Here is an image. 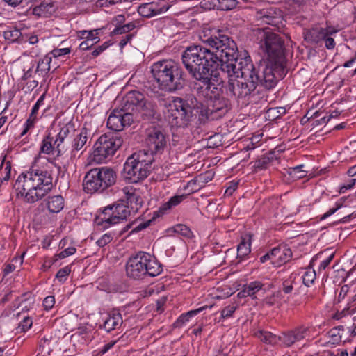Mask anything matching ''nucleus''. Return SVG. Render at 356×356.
I'll return each instance as SVG.
<instances>
[{"mask_svg": "<svg viewBox=\"0 0 356 356\" xmlns=\"http://www.w3.org/2000/svg\"><path fill=\"white\" fill-rule=\"evenodd\" d=\"M203 42L209 46L188 47L182 54V63L191 76L200 82L209 81L213 69L220 67L228 77L250 76L252 65L249 58H238L235 42L229 36H211Z\"/></svg>", "mask_w": 356, "mask_h": 356, "instance_id": "obj_1", "label": "nucleus"}, {"mask_svg": "<svg viewBox=\"0 0 356 356\" xmlns=\"http://www.w3.org/2000/svg\"><path fill=\"white\" fill-rule=\"evenodd\" d=\"M260 47L267 54L268 58L261 63L258 71L247 53L238 54V58H249L252 65L250 76L241 77V81H229L227 90L243 104H246L249 97L260 85L266 89L274 88L279 79H283L286 74L285 57L284 55V40L275 33L264 32L260 40Z\"/></svg>", "mask_w": 356, "mask_h": 356, "instance_id": "obj_2", "label": "nucleus"}, {"mask_svg": "<svg viewBox=\"0 0 356 356\" xmlns=\"http://www.w3.org/2000/svg\"><path fill=\"white\" fill-rule=\"evenodd\" d=\"M14 188L18 197L23 198L27 203H35L53 188L52 174L46 170L30 169L18 177Z\"/></svg>", "mask_w": 356, "mask_h": 356, "instance_id": "obj_3", "label": "nucleus"}, {"mask_svg": "<svg viewBox=\"0 0 356 356\" xmlns=\"http://www.w3.org/2000/svg\"><path fill=\"white\" fill-rule=\"evenodd\" d=\"M154 97L161 104L170 108L168 110L170 113L168 118L172 126L187 127L195 115V111L199 113V120H200L202 103L199 102L194 95L188 94L184 97H175L170 100L169 98H166L164 94L156 91L154 92Z\"/></svg>", "mask_w": 356, "mask_h": 356, "instance_id": "obj_4", "label": "nucleus"}, {"mask_svg": "<svg viewBox=\"0 0 356 356\" xmlns=\"http://www.w3.org/2000/svg\"><path fill=\"white\" fill-rule=\"evenodd\" d=\"M151 72L160 89L173 92L182 89L185 86L183 70L172 60H163L154 63Z\"/></svg>", "mask_w": 356, "mask_h": 356, "instance_id": "obj_5", "label": "nucleus"}, {"mask_svg": "<svg viewBox=\"0 0 356 356\" xmlns=\"http://www.w3.org/2000/svg\"><path fill=\"white\" fill-rule=\"evenodd\" d=\"M162 272V266L151 254L140 252L128 260L127 275L134 280H140L145 275L155 277Z\"/></svg>", "mask_w": 356, "mask_h": 356, "instance_id": "obj_6", "label": "nucleus"}, {"mask_svg": "<svg viewBox=\"0 0 356 356\" xmlns=\"http://www.w3.org/2000/svg\"><path fill=\"white\" fill-rule=\"evenodd\" d=\"M154 159L145 150H140L129 156L124 164L122 176L124 179L136 183L146 178L152 169Z\"/></svg>", "mask_w": 356, "mask_h": 356, "instance_id": "obj_7", "label": "nucleus"}, {"mask_svg": "<svg viewBox=\"0 0 356 356\" xmlns=\"http://www.w3.org/2000/svg\"><path fill=\"white\" fill-rule=\"evenodd\" d=\"M116 173L108 167L95 168L85 175L83 186L88 193L102 192L116 181Z\"/></svg>", "mask_w": 356, "mask_h": 356, "instance_id": "obj_8", "label": "nucleus"}, {"mask_svg": "<svg viewBox=\"0 0 356 356\" xmlns=\"http://www.w3.org/2000/svg\"><path fill=\"white\" fill-rule=\"evenodd\" d=\"M121 106L125 110L136 112L144 120H152L157 113V106L155 102L145 98L140 92L132 90L123 97Z\"/></svg>", "mask_w": 356, "mask_h": 356, "instance_id": "obj_9", "label": "nucleus"}, {"mask_svg": "<svg viewBox=\"0 0 356 356\" xmlns=\"http://www.w3.org/2000/svg\"><path fill=\"white\" fill-rule=\"evenodd\" d=\"M232 79V78L229 80L228 83L232 81H241V79ZM229 84V83H227ZM228 85L225 86L226 95L227 97H225L224 95L222 96H213V98L208 100V103L207 106H204L202 104V108L200 111V121L205 122V120L211 119L215 120L225 115L232 107L231 102L229 99V97H234L238 104H241L242 105H247L249 103L250 99H248L246 104H243L241 101H238L234 95H231L229 92H227V87ZM251 96V95H250ZM250 98V97H249Z\"/></svg>", "mask_w": 356, "mask_h": 356, "instance_id": "obj_10", "label": "nucleus"}, {"mask_svg": "<svg viewBox=\"0 0 356 356\" xmlns=\"http://www.w3.org/2000/svg\"><path fill=\"white\" fill-rule=\"evenodd\" d=\"M122 139L118 133L106 134L99 137L94 145L92 160L102 163L112 156L122 145Z\"/></svg>", "mask_w": 356, "mask_h": 356, "instance_id": "obj_11", "label": "nucleus"}, {"mask_svg": "<svg viewBox=\"0 0 356 356\" xmlns=\"http://www.w3.org/2000/svg\"><path fill=\"white\" fill-rule=\"evenodd\" d=\"M132 214L123 201L106 207L97 218V224L104 228L118 224L127 219Z\"/></svg>", "mask_w": 356, "mask_h": 356, "instance_id": "obj_12", "label": "nucleus"}, {"mask_svg": "<svg viewBox=\"0 0 356 356\" xmlns=\"http://www.w3.org/2000/svg\"><path fill=\"white\" fill-rule=\"evenodd\" d=\"M145 152L149 155L161 154L165 147L166 140L165 136L161 127H150L146 131L145 138Z\"/></svg>", "mask_w": 356, "mask_h": 356, "instance_id": "obj_13", "label": "nucleus"}, {"mask_svg": "<svg viewBox=\"0 0 356 356\" xmlns=\"http://www.w3.org/2000/svg\"><path fill=\"white\" fill-rule=\"evenodd\" d=\"M133 122V113L122 106L120 110L114 109L110 114L107 120V127L110 129L118 132L125 127L131 125Z\"/></svg>", "mask_w": 356, "mask_h": 356, "instance_id": "obj_14", "label": "nucleus"}, {"mask_svg": "<svg viewBox=\"0 0 356 356\" xmlns=\"http://www.w3.org/2000/svg\"><path fill=\"white\" fill-rule=\"evenodd\" d=\"M308 335L309 327L300 325L282 332L279 335V339L284 347L289 348L296 343L305 339Z\"/></svg>", "mask_w": 356, "mask_h": 356, "instance_id": "obj_15", "label": "nucleus"}, {"mask_svg": "<svg viewBox=\"0 0 356 356\" xmlns=\"http://www.w3.org/2000/svg\"><path fill=\"white\" fill-rule=\"evenodd\" d=\"M186 195H175L172 197L167 202L164 203L159 209L158 211L154 212V216L152 219L147 220L146 222L140 223L138 226H136L133 230L132 232H138L141 231L147 227H149L152 222V220L157 217L165 213V212L171 209L172 207H175L181 203L185 198Z\"/></svg>", "mask_w": 356, "mask_h": 356, "instance_id": "obj_16", "label": "nucleus"}, {"mask_svg": "<svg viewBox=\"0 0 356 356\" xmlns=\"http://www.w3.org/2000/svg\"><path fill=\"white\" fill-rule=\"evenodd\" d=\"M170 6L164 0L144 3L138 7V13L144 17H152L166 12Z\"/></svg>", "mask_w": 356, "mask_h": 356, "instance_id": "obj_17", "label": "nucleus"}, {"mask_svg": "<svg viewBox=\"0 0 356 356\" xmlns=\"http://www.w3.org/2000/svg\"><path fill=\"white\" fill-rule=\"evenodd\" d=\"M256 17L264 23L273 26H278L282 20L281 10L275 8H269L257 11Z\"/></svg>", "mask_w": 356, "mask_h": 356, "instance_id": "obj_18", "label": "nucleus"}, {"mask_svg": "<svg viewBox=\"0 0 356 356\" xmlns=\"http://www.w3.org/2000/svg\"><path fill=\"white\" fill-rule=\"evenodd\" d=\"M123 193L125 195L127 206L131 211L132 214L138 212L143 203V198L138 190L133 187H124Z\"/></svg>", "mask_w": 356, "mask_h": 356, "instance_id": "obj_19", "label": "nucleus"}, {"mask_svg": "<svg viewBox=\"0 0 356 356\" xmlns=\"http://www.w3.org/2000/svg\"><path fill=\"white\" fill-rule=\"evenodd\" d=\"M90 144L88 140V131L85 127L75 135L72 143V156L75 157L77 153L82 154L87 149Z\"/></svg>", "mask_w": 356, "mask_h": 356, "instance_id": "obj_20", "label": "nucleus"}, {"mask_svg": "<svg viewBox=\"0 0 356 356\" xmlns=\"http://www.w3.org/2000/svg\"><path fill=\"white\" fill-rule=\"evenodd\" d=\"M327 29L314 27L305 30L303 33L305 41L310 44H318L323 41L327 34Z\"/></svg>", "mask_w": 356, "mask_h": 356, "instance_id": "obj_21", "label": "nucleus"}, {"mask_svg": "<svg viewBox=\"0 0 356 356\" xmlns=\"http://www.w3.org/2000/svg\"><path fill=\"white\" fill-rule=\"evenodd\" d=\"M211 73L209 75V81L205 83L200 82L202 86L199 83H195L194 86V90H196L197 93L206 91V96L209 97V99L213 98V96L218 97L223 95L221 89L218 88L214 83H211Z\"/></svg>", "mask_w": 356, "mask_h": 356, "instance_id": "obj_22", "label": "nucleus"}, {"mask_svg": "<svg viewBox=\"0 0 356 356\" xmlns=\"http://www.w3.org/2000/svg\"><path fill=\"white\" fill-rule=\"evenodd\" d=\"M122 324V318L120 313H110L108 314L107 318L104 320L101 328H103L107 332L118 329Z\"/></svg>", "mask_w": 356, "mask_h": 356, "instance_id": "obj_23", "label": "nucleus"}, {"mask_svg": "<svg viewBox=\"0 0 356 356\" xmlns=\"http://www.w3.org/2000/svg\"><path fill=\"white\" fill-rule=\"evenodd\" d=\"M47 207L49 212L58 213L64 207V199L60 195L48 197Z\"/></svg>", "mask_w": 356, "mask_h": 356, "instance_id": "obj_24", "label": "nucleus"}, {"mask_svg": "<svg viewBox=\"0 0 356 356\" xmlns=\"http://www.w3.org/2000/svg\"><path fill=\"white\" fill-rule=\"evenodd\" d=\"M53 141L54 137H51L50 134L44 138L40 147V152L47 154H51L55 157H57V152L55 151V147H51V143H53Z\"/></svg>", "mask_w": 356, "mask_h": 356, "instance_id": "obj_25", "label": "nucleus"}, {"mask_svg": "<svg viewBox=\"0 0 356 356\" xmlns=\"http://www.w3.org/2000/svg\"><path fill=\"white\" fill-rule=\"evenodd\" d=\"M66 139L67 138H63L58 134L56 135L54 139V145L56 148L55 151L57 152V157L63 155L67 151L68 145Z\"/></svg>", "mask_w": 356, "mask_h": 356, "instance_id": "obj_26", "label": "nucleus"}, {"mask_svg": "<svg viewBox=\"0 0 356 356\" xmlns=\"http://www.w3.org/2000/svg\"><path fill=\"white\" fill-rule=\"evenodd\" d=\"M257 337L261 341L268 344L275 345L280 341L279 336L267 331H259L257 333Z\"/></svg>", "mask_w": 356, "mask_h": 356, "instance_id": "obj_27", "label": "nucleus"}, {"mask_svg": "<svg viewBox=\"0 0 356 356\" xmlns=\"http://www.w3.org/2000/svg\"><path fill=\"white\" fill-rule=\"evenodd\" d=\"M250 252V236L247 238H242L238 245L237 255L238 257H243Z\"/></svg>", "mask_w": 356, "mask_h": 356, "instance_id": "obj_28", "label": "nucleus"}, {"mask_svg": "<svg viewBox=\"0 0 356 356\" xmlns=\"http://www.w3.org/2000/svg\"><path fill=\"white\" fill-rule=\"evenodd\" d=\"M202 310V308H200L195 310H191L186 313L185 314H182L179 316V318L174 323V326L176 327L181 326L185 322L188 321L189 318L193 316L198 314L200 311Z\"/></svg>", "mask_w": 356, "mask_h": 356, "instance_id": "obj_29", "label": "nucleus"}, {"mask_svg": "<svg viewBox=\"0 0 356 356\" xmlns=\"http://www.w3.org/2000/svg\"><path fill=\"white\" fill-rule=\"evenodd\" d=\"M51 62V57L45 56L44 58L39 60L36 68V72H44L47 73L50 70V63Z\"/></svg>", "mask_w": 356, "mask_h": 356, "instance_id": "obj_30", "label": "nucleus"}, {"mask_svg": "<svg viewBox=\"0 0 356 356\" xmlns=\"http://www.w3.org/2000/svg\"><path fill=\"white\" fill-rule=\"evenodd\" d=\"M304 165H300L289 169V174L294 179H302L307 175V171L303 170Z\"/></svg>", "mask_w": 356, "mask_h": 356, "instance_id": "obj_31", "label": "nucleus"}, {"mask_svg": "<svg viewBox=\"0 0 356 356\" xmlns=\"http://www.w3.org/2000/svg\"><path fill=\"white\" fill-rule=\"evenodd\" d=\"M263 286H264V284L261 282H258V281L252 282L248 284L245 285V286L248 291V294H249V296L250 297H253V296L256 293H257L259 291H260L262 289Z\"/></svg>", "mask_w": 356, "mask_h": 356, "instance_id": "obj_32", "label": "nucleus"}, {"mask_svg": "<svg viewBox=\"0 0 356 356\" xmlns=\"http://www.w3.org/2000/svg\"><path fill=\"white\" fill-rule=\"evenodd\" d=\"M286 113L284 107L270 108L267 111V115L271 120L279 118Z\"/></svg>", "mask_w": 356, "mask_h": 356, "instance_id": "obj_33", "label": "nucleus"}, {"mask_svg": "<svg viewBox=\"0 0 356 356\" xmlns=\"http://www.w3.org/2000/svg\"><path fill=\"white\" fill-rule=\"evenodd\" d=\"M280 257V261H278V266H281L282 264H285L289 261L292 257V252L290 248L285 246L281 247V254Z\"/></svg>", "mask_w": 356, "mask_h": 356, "instance_id": "obj_34", "label": "nucleus"}, {"mask_svg": "<svg viewBox=\"0 0 356 356\" xmlns=\"http://www.w3.org/2000/svg\"><path fill=\"white\" fill-rule=\"evenodd\" d=\"M219 8L222 10H229L236 8L238 4L236 0H218Z\"/></svg>", "mask_w": 356, "mask_h": 356, "instance_id": "obj_35", "label": "nucleus"}, {"mask_svg": "<svg viewBox=\"0 0 356 356\" xmlns=\"http://www.w3.org/2000/svg\"><path fill=\"white\" fill-rule=\"evenodd\" d=\"M315 279L316 273L315 270L312 269H307L302 276L303 283L307 286L313 284Z\"/></svg>", "mask_w": 356, "mask_h": 356, "instance_id": "obj_36", "label": "nucleus"}, {"mask_svg": "<svg viewBox=\"0 0 356 356\" xmlns=\"http://www.w3.org/2000/svg\"><path fill=\"white\" fill-rule=\"evenodd\" d=\"M337 32L336 30L327 29V34H326V36L325 38H323V41L325 42V44L327 49H332L335 47V42L334 39L330 37L332 34L335 33Z\"/></svg>", "mask_w": 356, "mask_h": 356, "instance_id": "obj_37", "label": "nucleus"}, {"mask_svg": "<svg viewBox=\"0 0 356 356\" xmlns=\"http://www.w3.org/2000/svg\"><path fill=\"white\" fill-rule=\"evenodd\" d=\"M175 232L186 238H191L193 236L191 230L184 225H177L175 228Z\"/></svg>", "mask_w": 356, "mask_h": 356, "instance_id": "obj_38", "label": "nucleus"}, {"mask_svg": "<svg viewBox=\"0 0 356 356\" xmlns=\"http://www.w3.org/2000/svg\"><path fill=\"white\" fill-rule=\"evenodd\" d=\"M135 28V24L132 22L127 24L117 26L113 31L114 34H124L129 32Z\"/></svg>", "mask_w": 356, "mask_h": 356, "instance_id": "obj_39", "label": "nucleus"}, {"mask_svg": "<svg viewBox=\"0 0 356 356\" xmlns=\"http://www.w3.org/2000/svg\"><path fill=\"white\" fill-rule=\"evenodd\" d=\"M72 131H74V126L72 123L68 122L60 128L58 134L63 138H67L69 134Z\"/></svg>", "mask_w": 356, "mask_h": 356, "instance_id": "obj_40", "label": "nucleus"}, {"mask_svg": "<svg viewBox=\"0 0 356 356\" xmlns=\"http://www.w3.org/2000/svg\"><path fill=\"white\" fill-rule=\"evenodd\" d=\"M98 32L97 30L87 31H85L83 33V37L86 38L87 40H90V41L97 43L99 41V38L97 37Z\"/></svg>", "mask_w": 356, "mask_h": 356, "instance_id": "obj_41", "label": "nucleus"}, {"mask_svg": "<svg viewBox=\"0 0 356 356\" xmlns=\"http://www.w3.org/2000/svg\"><path fill=\"white\" fill-rule=\"evenodd\" d=\"M269 253L271 257V263L279 266L278 261H280V257L281 256V247L274 248Z\"/></svg>", "mask_w": 356, "mask_h": 356, "instance_id": "obj_42", "label": "nucleus"}, {"mask_svg": "<svg viewBox=\"0 0 356 356\" xmlns=\"http://www.w3.org/2000/svg\"><path fill=\"white\" fill-rule=\"evenodd\" d=\"M32 319L28 316L24 317L23 320L19 323L18 329L20 332H26L32 325Z\"/></svg>", "mask_w": 356, "mask_h": 356, "instance_id": "obj_43", "label": "nucleus"}, {"mask_svg": "<svg viewBox=\"0 0 356 356\" xmlns=\"http://www.w3.org/2000/svg\"><path fill=\"white\" fill-rule=\"evenodd\" d=\"M236 308L237 306L234 305L227 306L221 311V317L222 318H225L232 316L233 313L236 311Z\"/></svg>", "mask_w": 356, "mask_h": 356, "instance_id": "obj_44", "label": "nucleus"}, {"mask_svg": "<svg viewBox=\"0 0 356 356\" xmlns=\"http://www.w3.org/2000/svg\"><path fill=\"white\" fill-rule=\"evenodd\" d=\"M70 268L69 266H65L58 271L56 275V277L59 280L60 282H63L66 280V277L70 274Z\"/></svg>", "mask_w": 356, "mask_h": 356, "instance_id": "obj_45", "label": "nucleus"}, {"mask_svg": "<svg viewBox=\"0 0 356 356\" xmlns=\"http://www.w3.org/2000/svg\"><path fill=\"white\" fill-rule=\"evenodd\" d=\"M113 238V236L111 234H104L99 239L97 240V244L99 247H104L108 244Z\"/></svg>", "mask_w": 356, "mask_h": 356, "instance_id": "obj_46", "label": "nucleus"}, {"mask_svg": "<svg viewBox=\"0 0 356 356\" xmlns=\"http://www.w3.org/2000/svg\"><path fill=\"white\" fill-rule=\"evenodd\" d=\"M76 252V248L74 247H69L62 252H60L58 257L59 259H64L65 257H67L70 255L74 254Z\"/></svg>", "mask_w": 356, "mask_h": 356, "instance_id": "obj_47", "label": "nucleus"}, {"mask_svg": "<svg viewBox=\"0 0 356 356\" xmlns=\"http://www.w3.org/2000/svg\"><path fill=\"white\" fill-rule=\"evenodd\" d=\"M328 333L330 337L332 339L333 343H338L341 341V336L340 335L337 328H332Z\"/></svg>", "mask_w": 356, "mask_h": 356, "instance_id": "obj_48", "label": "nucleus"}, {"mask_svg": "<svg viewBox=\"0 0 356 356\" xmlns=\"http://www.w3.org/2000/svg\"><path fill=\"white\" fill-rule=\"evenodd\" d=\"M272 154H270L269 156H264L261 159H260L259 161H257V167L258 168H265L266 165L268 163L270 160L273 159V156H271Z\"/></svg>", "mask_w": 356, "mask_h": 356, "instance_id": "obj_49", "label": "nucleus"}, {"mask_svg": "<svg viewBox=\"0 0 356 356\" xmlns=\"http://www.w3.org/2000/svg\"><path fill=\"white\" fill-rule=\"evenodd\" d=\"M55 303V300L54 296H47L44 298L43 301V305L46 310L51 309Z\"/></svg>", "mask_w": 356, "mask_h": 356, "instance_id": "obj_50", "label": "nucleus"}, {"mask_svg": "<svg viewBox=\"0 0 356 356\" xmlns=\"http://www.w3.org/2000/svg\"><path fill=\"white\" fill-rule=\"evenodd\" d=\"M52 5L51 3H41L40 5L34 8L33 13L37 15H40L38 11H47L49 10V8H52Z\"/></svg>", "mask_w": 356, "mask_h": 356, "instance_id": "obj_51", "label": "nucleus"}, {"mask_svg": "<svg viewBox=\"0 0 356 356\" xmlns=\"http://www.w3.org/2000/svg\"><path fill=\"white\" fill-rule=\"evenodd\" d=\"M35 119L36 118H34V117H31V115H29V118L27 119L26 122L25 127L23 131L22 132L21 136H24V134H26L27 131L29 130V129L33 126Z\"/></svg>", "mask_w": 356, "mask_h": 356, "instance_id": "obj_52", "label": "nucleus"}, {"mask_svg": "<svg viewBox=\"0 0 356 356\" xmlns=\"http://www.w3.org/2000/svg\"><path fill=\"white\" fill-rule=\"evenodd\" d=\"M122 0H98L97 3L99 6L103 7H108L111 5H114L118 3H120Z\"/></svg>", "mask_w": 356, "mask_h": 356, "instance_id": "obj_53", "label": "nucleus"}, {"mask_svg": "<svg viewBox=\"0 0 356 356\" xmlns=\"http://www.w3.org/2000/svg\"><path fill=\"white\" fill-rule=\"evenodd\" d=\"M70 52V49L69 48H62V49H54L52 54L54 57H58L63 55H66Z\"/></svg>", "mask_w": 356, "mask_h": 356, "instance_id": "obj_54", "label": "nucleus"}, {"mask_svg": "<svg viewBox=\"0 0 356 356\" xmlns=\"http://www.w3.org/2000/svg\"><path fill=\"white\" fill-rule=\"evenodd\" d=\"M342 204L340 203H337L336 207L334 208L330 209L327 212H326L321 218V219H325L333 213H334L337 210H339L341 207Z\"/></svg>", "mask_w": 356, "mask_h": 356, "instance_id": "obj_55", "label": "nucleus"}, {"mask_svg": "<svg viewBox=\"0 0 356 356\" xmlns=\"http://www.w3.org/2000/svg\"><path fill=\"white\" fill-rule=\"evenodd\" d=\"M95 43L90 41V40H86L85 41L82 42L80 45H79V49L81 50H88L91 47H92Z\"/></svg>", "mask_w": 356, "mask_h": 356, "instance_id": "obj_56", "label": "nucleus"}, {"mask_svg": "<svg viewBox=\"0 0 356 356\" xmlns=\"http://www.w3.org/2000/svg\"><path fill=\"white\" fill-rule=\"evenodd\" d=\"M356 183V179H353L340 188V193H344L346 190L352 188Z\"/></svg>", "mask_w": 356, "mask_h": 356, "instance_id": "obj_57", "label": "nucleus"}, {"mask_svg": "<svg viewBox=\"0 0 356 356\" xmlns=\"http://www.w3.org/2000/svg\"><path fill=\"white\" fill-rule=\"evenodd\" d=\"M133 38V34H127L125 36L122 37L121 39L119 45L121 48H123Z\"/></svg>", "mask_w": 356, "mask_h": 356, "instance_id": "obj_58", "label": "nucleus"}, {"mask_svg": "<svg viewBox=\"0 0 356 356\" xmlns=\"http://www.w3.org/2000/svg\"><path fill=\"white\" fill-rule=\"evenodd\" d=\"M117 341H111V342L105 344L102 350H100V353L105 354L107 353L113 346L116 343Z\"/></svg>", "mask_w": 356, "mask_h": 356, "instance_id": "obj_59", "label": "nucleus"}, {"mask_svg": "<svg viewBox=\"0 0 356 356\" xmlns=\"http://www.w3.org/2000/svg\"><path fill=\"white\" fill-rule=\"evenodd\" d=\"M334 257V254H331L327 259L323 260L321 264H320V268L321 269H325L329 264H330L331 261L332 260Z\"/></svg>", "mask_w": 356, "mask_h": 356, "instance_id": "obj_60", "label": "nucleus"}, {"mask_svg": "<svg viewBox=\"0 0 356 356\" xmlns=\"http://www.w3.org/2000/svg\"><path fill=\"white\" fill-rule=\"evenodd\" d=\"M348 310H349L348 308H345L343 310H341V312H336L333 316V318L337 319V320L341 319V318H343V316H345L346 315Z\"/></svg>", "mask_w": 356, "mask_h": 356, "instance_id": "obj_61", "label": "nucleus"}, {"mask_svg": "<svg viewBox=\"0 0 356 356\" xmlns=\"http://www.w3.org/2000/svg\"><path fill=\"white\" fill-rule=\"evenodd\" d=\"M14 32V34L10 32V35H8L7 34L6 35H4L5 38L7 40H10L11 41H15L16 40H17L20 36V33L19 32V31H15Z\"/></svg>", "mask_w": 356, "mask_h": 356, "instance_id": "obj_62", "label": "nucleus"}, {"mask_svg": "<svg viewBox=\"0 0 356 356\" xmlns=\"http://www.w3.org/2000/svg\"><path fill=\"white\" fill-rule=\"evenodd\" d=\"M25 252H24L20 257H15L12 260V264H15L17 265L21 266L23 263V259L24 257Z\"/></svg>", "mask_w": 356, "mask_h": 356, "instance_id": "obj_63", "label": "nucleus"}, {"mask_svg": "<svg viewBox=\"0 0 356 356\" xmlns=\"http://www.w3.org/2000/svg\"><path fill=\"white\" fill-rule=\"evenodd\" d=\"M16 268V266L15 264H8L5 269H4V272L6 274H8L13 271H14Z\"/></svg>", "mask_w": 356, "mask_h": 356, "instance_id": "obj_64", "label": "nucleus"}]
</instances>
